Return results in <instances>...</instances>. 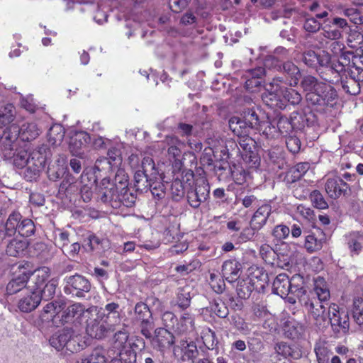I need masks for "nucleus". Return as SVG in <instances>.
<instances>
[{"mask_svg": "<svg viewBox=\"0 0 363 363\" xmlns=\"http://www.w3.org/2000/svg\"><path fill=\"white\" fill-rule=\"evenodd\" d=\"M10 273L12 278L7 284L6 291L8 295H13L26 287L32 274L30 263L28 262L16 263L11 265Z\"/></svg>", "mask_w": 363, "mask_h": 363, "instance_id": "obj_3", "label": "nucleus"}, {"mask_svg": "<svg viewBox=\"0 0 363 363\" xmlns=\"http://www.w3.org/2000/svg\"><path fill=\"white\" fill-rule=\"evenodd\" d=\"M310 199L315 207L320 209H325L328 207V203L325 200L321 193L317 190L312 191L310 194Z\"/></svg>", "mask_w": 363, "mask_h": 363, "instance_id": "obj_51", "label": "nucleus"}, {"mask_svg": "<svg viewBox=\"0 0 363 363\" xmlns=\"http://www.w3.org/2000/svg\"><path fill=\"white\" fill-rule=\"evenodd\" d=\"M28 247L27 242L24 240L13 239L6 247V254L12 257H18L22 254Z\"/></svg>", "mask_w": 363, "mask_h": 363, "instance_id": "obj_41", "label": "nucleus"}, {"mask_svg": "<svg viewBox=\"0 0 363 363\" xmlns=\"http://www.w3.org/2000/svg\"><path fill=\"white\" fill-rule=\"evenodd\" d=\"M266 92L262 94L264 103L271 108L284 109L286 106V99L281 97L279 86L274 82L267 84Z\"/></svg>", "mask_w": 363, "mask_h": 363, "instance_id": "obj_14", "label": "nucleus"}, {"mask_svg": "<svg viewBox=\"0 0 363 363\" xmlns=\"http://www.w3.org/2000/svg\"><path fill=\"white\" fill-rule=\"evenodd\" d=\"M240 149L238 148V152L240 153L243 162L249 167H257L259 164V158L255 152L256 147V141L249 135L240 137L238 139Z\"/></svg>", "mask_w": 363, "mask_h": 363, "instance_id": "obj_12", "label": "nucleus"}, {"mask_svg": "<svg viewBox=\"0 0 363 363\" xmlns=\"http://www.w3.org/2000/svg\"><path fill=\"white\" fill-rule=\"evenodd\" d=\"M283 69L284 72L289 76L290 80L289 84L290 86L295 85V65L291 62L288 61L283 64Z\"/></svg>", "mask_w": 363, "mask_h": 363, "instance_id": "obj_62", "label": "nucleus"}, {"mask_svg": "<svg viewBox=\"0 0 363 363\" xmlns=\"http://www.w3.org/2000/svg\"><path fill=\"white\" fill-rule=\"evenodd\" d=\"M277 128L279 133L286 138L285 143L287 149L295 154L294 125L292 120L286 117H281L277 122Z\"/></svg>", "mask_w": 363, "mask_h": 363, "instance_id": "obj_17", "label": "nucleus"}, {"mask_svg": "<svg viewBox=\"0 0 363 363\" xmlns=\"http://www.w3.org/2000/svg\"><path fill=\"white\" fill-rule=\"evenodd\" d=\"M290 233V229L288 226L285 225H277L272 232L273 236L277 240H281L283 239L286 238Z\"/></svg>", "mask_w": 363, "mask_h": 363, "instance_id": "obj_58", "label": "nucleus"}, {"mask_svg": "<svg viewBox=\"0 0 363 363\" xmlns=\"http://www.w3.org/2000/svg\"><path fill=\"white\" fill-rule=\"evenodd\" d=\"M230 172L231 177L236 184L242 185L246 182L247 172L242 167L233 164L230 167Z\"/></svg>", "mask_w": 363, "mask_h": 363, "instance_id": "obj_46", "label": "nucleus"}, {"mask_svg": "<svg viewBox=\"0 0 363 363\" xmlns=\"http://www.w3.org/2000/svg\"><path fill=\"white\" fill-rule=\"evenodd\" d=\"M352 316L359 325H363V300L356 299L353 303Z\"/></svg>", "mask_w": 363, "mask_h": 363, "instance_id": "obj_47", "label": "nucleus"}, {"mask_svg": "<svg viewBox=\"0 0 363 363\" xmlns=\"http://www.w3.org/2000/svg\"><path fill=\"white\" fill-rule=\"evenodd\" d=\"M133 321L140 329V333L147 339L152 337L154 319L149 306L143 301L136 303L134 307Z\"/></svg>", "mask_w": 363, "mask_h": 363, "instance_id": "obj_6", "label": "nucleus"}, {"mask_svg": "<svg viewBox=\"0 0 363 363\" xmlns=\"http://www.w3.org/2000/svg\"><path fill=\"white\" fill-rule=\"evenodd\" d=\"M152 344L161 354L170 349L175 343V337L170 331L164 328H158L155 330L154 336L152 335Z\"/></svg>", "mask_w": 363, "mask_h": 363, "instance_id": "obj_16", "label": "nucleus"}, {"mask_svg": "<svg viewBox=\"0 0 363 363\" xmlns=\"http://www.w3.org/2000/svg\"><path fill=\"white\" fill-rule=\"evenodd\" d=\"M163 325L166 328H174L175 324L177 323L178 319L174 313L166 311L162 315Z\"/></svg>", "mask_w": 363, "mask_h": 363, "instance_id": "obj_60", "label": "nucleus"}, {"mask_svg": "<svg viewBox=\"0 0 363 363\" xmlns=\"http://www.w3.org/2000/svg\"><path fill=\"white\" fill-rule=\"evenodd\" d=\"M259 255L266 264L274 265L277 254L268 244H263L259 247Z\"/></svg>", "mask_w": 363, "mask_h": 363, "instance_id": "obj_42", "label": "nucleus"}, {"mask_svg": "<svg viewBox=\"0 0 363 363\" xmlns=\"http://www.w3.org/2000/svg\"><path fill=\"white\" fill-rule=\"evenodd\" d=\"M191 300L190 292L186 288L181 287L178 289L176 296L171 303L173 306H177L180 310L184 311L190 306Z\"/></svg>", "mask_w": 363, "mask_h": 363, "instance_id": "obj_32", "label": "nucleus"}, {"mask_svg": "<svg viewBox=\"0 0 363 363\" xmlns=\"http://www.w3.org/2000/svg\"><path fill=\"white\" fill-rule=\"evenodd\" d=\"M140 359L144 363H163L164 354L143 350L140 354Z\"/></svg>", "mask_w": 363, "mask_h": 363, "instance_id": "obj_45", "label": "nucleus"}, {"mask_svg": "<svg viewBox=\"0 0 363 363\" xmlns=\"http://www.w3.org/2000/svg\"><path fill=\"white\" fill-rule=\"evenodd\" d=\"M167 144L169 145L167 152L169 157H172L174 159V164L176 167H179L181 169L182 162L179 160L182 155L181 147L184 145V143L182 142L177 137L171 135L167 136L165 139Z\"/></svg>", "mask_w": 363, "mask_h": 363, "instance_id": "obj_27", "label": "nucleus"}, {"mask_svg": "<svg viewBox=\"0 0 363 363\" xmlns=\"http://www.w3.org/2000/svg\"><path fill=\"white\" fill-rule=\"evenodd\" d=\"M191 0H169V6L172 11L179 13L189 4Z\"/></svg>", "mask_w": 363, "mask_h": 363, "instance_id": "obj_61", "label": "nucleus"}, {"mask_svg": "<svg viewBox=\"0 0 363 363\" xmlns=\"http://www.w3.org/2000/svg\"><path fill=\"white\" fill-rule=\"evenodd\" d=\"M259 230V229H254L253 226L250 228H244L239 236L240 242H245L253 239L255 232Z\"/></svg>", "mask_w": 363, "mask_h": 363, "instance_id": "obj_64", "label": "nucleus"}, {"mask_svg": "<svg viewBox=\"0 0 363 363\" xmlns=\"http://www.w3.org/2000/svg\"><path fill=\"white\" fill-rule=\"evenodd\" d=\"M211 311L220 318L228 315V308L224 303H214L211 306Z\"/></svg>", "mask_w": 363, "mask_h": 363, "instance_id": "obj_59", "label": "nucleus"}, {"mask_svg": "<svg viewBox=\"0 0 363 363\" xmlns=\"http://www.w3.org/2000/svg\"><path fill=\"white\" fill-rule=\"evenodd\" d=\"M347 245L353 255H359L363 247V235L358 232H353L347 236Z\"/></svg>", "mask_w": 363, "mask_h": 363, "instance_id": "obj_34", "label": "nucleus"}, {"mask_svg": "<svg viewBox=\"0 0 363 363\" xmlns=\"http://www.w3.org/2000/svg\"><path fill=\"white\" fill-rule=\"evenodd\" d=\"M272 213V206L264 203L259 206L254 213L250 224L254 229H261L267 223V219Z\"/></svg>", "mask_w": 363, "mask_h": 363, "instance_id": "obj_24", "label": "nucleus"}, {"mask_svg": "<svg viewBox=\"0 0 363 363\" xmlns=\"http://www.w3.org/2000/svg\"><path fill=\"white\" fill-rule=\"evenodd\" d=\"M91 138L85 131H78L73 133L69 140V149L73 155L82 154L83 148L89 143Z\"/></svg>", "mask_w": 363, "mask_h": 363, "instance_id": "obj_18", "label": "nucleus"}, {"mask_svg": "<svg viewBox=\"0 0 363 363\" xmlns=\"http://www.w3.org/2000/svg\"><path fill=\"white\" fill-rule=\"evenodd\" d=\"M86 324V332L89 336L95 339H102L110 331L115 330L114 325H109L108 321L104 318V313H99L98 310L93 312L89 318L85 319Z\"/></svg>", "mask_w": 363, "mask_h": 363, "instance_id": "obj_7", "label": "nucleus"}, {"mask_svg": "<svg viewBox=\"0 0 363 363\" xmlns=\"http://www.w3.org/2000/svg\"><path fill=\"white\" fill-rule=\"evenodd\" d=\"M29 162V154L27 151L22 150L13 155V164L18 169H22Z\"/></svg>", "mask_w": 363, "mask_h": 363, "instance_id": "obj_50", "label": "nucleus"}, {"mask_svg": "<svg viewBox=\"0 0 363 363\" xmlns=\"http://www.w3.org/2000/svg\"><path fill=\"white\" fill-rule=\"evenodd\" d=\"M7 233L9 236H13L18 233L21 236L28 238L35 233L34 222L16 211L12 212L6 220Z\"/></svg>", "mask_w": 363, "mask_h": 363, "instance_id": "obj_5", "label": "nucleus"}, {"mask_svg": "<svg viewBox=\"0 0 363 363\" xmlns=\"http://www.w3.org/2000/svg\"><path fill=\"white\" fill-rule=\"evenodd\" d=\"M304 246L308 252H313L322 248V242L313 235H308L306 237Z\"/></svg>", "mask_w": 363, "mask_h": 363, "instance_id": "obj_52", "label": "nucleus"}, {"mask_svg": "<svg viewBox=\"0 0 363 363\" xmlns=\"http://www.w3.org/2000/svg\"><path fill=\"white\" fill-rule=\"evenodd\" d=\"M20 129L22 140L29 141L35 139L39 135V130L36 124L33 123L23 124Z\"/></svg>", "mask_w": 363, "mask_h": 363, "instance_id": "obj_43", "label": "nucleus"}, {"mask_svg": "<svg viewBox=\"0 0 363 363\" xmlns=\"http://www.w3.org/2000/svg\"><path fill=\"white\" fill-rule=\"evenodd\" d=\"M75 187V185L68 179H63L59 186L58 194L62 197H67L74 190Z\"/></svg>", "mask_w": 363, "mask_h": 363, "instance_id": "obj_57", "label": "nucleus"}, {"mask_svg": "<svg viewBox=\"0 0 363 363\" xmlns=\"http://www.w3.org/2000/svg\"><path fill=\"white\" fill-rule=\"evenodd\" d=\"M340 57L337 64H333L328 67V69L330 72L335 71V72L340 74L345 70V67L350 63L351 59L353 57V52L352 51H342V52L338 56Z\"/></svg>", "mask_w": 363, "mask_h": 363, "instance_id": "obj_36", "label": "nucleus"}, {"mask_svg": "<svg viewBox=\"0 0 363 363\" xmlns=\"http://www.w3.org/2000/svg\"><path fill=\"white\" fill-rule=\"evenodd\" d=\"M291 280L286 274H279L273 281L272 291L289 303H295V297L291 291Z\"/></svg>", "mask_w": 363, "mask_h": 363, "instance_id": "obj_15", "label": "nucleus"}, {"mask_svg": "<svg viewBox=\"0 0 363 363\" xmlns=\"http://www.w3.org/2000/svg\"><path fill=\"white\" fill-rule=\"evenodd\" d=\"M181 172L174 175L170 186L172 198L174 201H179L187 194V189L190 184H194L195 174L191 169H181Z\"/></svg>", "mask_w": 363, "mask_h": 363, "instance_id": "obj_8", "label": "nucleus"}, {"mask_svg": "<svg viewBox=\"0 0 363 363\" xmlns=\"http://www.w3.org/2000/svg\"><path fill=\"white\" fill-rule=\"evenodd\" d=\"M16 108L12 104H7L0 109V128L1 129L13 125L16 118Z\"/></svg>", "mask_w": 363, "mask_h": 363, "instance_id": "obj_31", "label": "nucleus"}, {"mask_svg": "<svg viewBox=\"0 0 363 363\" xmlns=\"http://www.w3.org/2000/svg\"><path fill=\"white\" fill-rule=\"evenodd\" d=\"M203 343L208 350H213L218 345V340L215 332L211 329L203 334L201 336Z\"/></svg>", "mask_w": 363, "mask_h": 363, "instance_id": "obj_48", "label": "nucleus"}, {"mask_svg": "<svg viewBox=\"0 0 363 363\" xmlns=\"http://www.w3.org/2000/svg\"><path fill=\"white\" fill-rule=\"evenodd\" d=\"M120 306L118 303L112 302L106 304L104 307L98 308L99 313H104V318L108 321L109 325H118L121 321V315L119 313Z\"/></svg>", "mask_w": 363, "mask_h": 363, "instance_id": "obj_26", "label": "nucleus"}, {"mask_svg": "<svg viewBox=\"0 0 363 363\" xmlns=\"http://www.w3.org/2000/svg\"><path fill=\"white\" fill-rule=\"evenodd\" d=\"M313 290L320 302L328 301L330 296L328 285L323 277H318L315 279Z\"/></svg>", "mask_w": 363, "mask_h": 363, "instance_id": "obj_35", "label": "nucleus"}, {"mask_svg": "<svg viewBox=\"0 0 363 363\" xmlns=\"http://www.w3.org/2000/svg\"><path fill=\"white\" fill-rule=\"evenodd\" d=\"M64 309V303L59 301H52L46 304L43 308V313L50 314L51 318H55Z\"/></svg>", "mask_w": 363, "mask_h": 363, "instance_id": "obj_49", "label": "nucleus"}, {"mask_svg": "<svg viewBox=\"0 0 363 363\" xmlns=\"http://www.w3.org/2000/svg\"><path fill=\"white\" fill-rule=\"evenodd\" d=\"M65 135V128L60 124L52 125L48 132V141L52 145H57L63 140Z\"/></svg>", "mask_w": 363, "mask_h": 363, "instance_id": "obj_39", "label": "nucleus"}, {"mask_svg": "<svg viewBox=\"0 0 363 363\" xmlns=\"http://www.w3.org/2000/svg\"><path fill=\"white\" fill-rule=\"evenodd\" d=\"M229 128L238 138L249 135L253 127L245 120L233 117L229 121Z\"/></svg>", "mask_w": 363, "mask_h": 363, "instance_id": "obj_28", "label": "nucleus"}, {"mask_svg": "<svg viewBox=\"0 0 363 363\" xmlns=\"http://www.w3.org/2000/svg\"><path fill=\"white\" fill-rule=\"evenodd\" d=\"M301 84L306 101L313 105L328 106L337 97L336 91L330 84L318 81L314 77H305Z\"/></svg>", "mask_w": 363, "mask_h": 363, "instance_id": "obj_1", "label": "nucleus"}, {"mask_svg": "<svg viewBox=\"0 0 363 363\" xmlns=\"http://www.w3.org/2000/svg\"><path fill=\"white\" fill-rule=\"evenodd\" d=\"M264 277H267L262 270L257 269L248 275L246 279L240 281L237 286V294L240 298L247 299L253 291H262L265 286Z\"/></svg>", "mask_w": 363, "mask_h": 363, "instance_id": "obj_4", "label": "nucleus"}, {"mask_svg": "<svg viewBox=\"0 0 363 363\" xmlns=\"http://www.w3.org/2000/svg\"><path fill=\"white\" fill-rule=\"evenodd\" d=\"M342 89L351 95H356L360 91L359 83L354 79H350L345 82H342Z\"/></svg>", "mask_w": 363, "mask_h": 363, "instance_id": "obj_54", "label": "nucleus"}, {"mask_svg": "<svg viewBox=\"0 0 363 363\" xmlns=\"http://www.w3.org/2000/svg\"><path fill=\"white\" fill-rule=\"evenodd\" d=\"M32 275L33 276L34 283L32 291L40 290L50 277V269L48 267H42L32 271Z\"/></svg>", "mask_w": 363, "mask_h": 363, "instance_id": "obj_33", "label": "nucleus"}, {"mask_svg": "<svg viewBox=\"0 0 363 363\" xmlns=\"http://www.w3.org/2000/svg\"><path fill=\"white\" fill-rule=\"evenodd\" d=\"M175 332L179 335H184L189 338L196 334V327L194 316L189 313H184L177 323Z\"/></svg>", "mask_w": 363, "mask_h": 363, "instance_id": "obj_20", "label": "nucleus"}, {"mask_svg": "<svg viewBox=\"0 0 363 363\" xmlns=\"http://www.w3.org/2000/svg\"><path fill=\"white\" fill-rule=\"evenodd\" d=\"M109 184V187H101L99 198L104 203H108L113 208L122 206L130 208L134 206L136 196L130 189L122 188L120 191L113 184Z\"/></svg>", "mask_w": 363, "mask_h": 363, "instance_id": "obj_2", "label": "nucleus"}, {"mask_svg": "<svg viewBox=\"0 0 363 363\" xmlns=\"http://www.w3.org/2000/svg\"><path fill=\"white\" fill-rule=\"evenodd\" d=\"M314 350L318 363H329V359L332 352L326 342L319 341L316 342Z\"/></svg>", "mask_w": 363, "mask_h": 363, "instance_id": "obj_38", "label": "nucleus"}, {"mask_svg": "<svg viewBox=\"0 0 363 363\" xmlns=\"http://www.w3.org/2000/svg\"><path fill=\"white\" fill-rule=\"evenodd\" d=\"M305 306L309 311L310 315L312 316L317 325H323L327 323L325 307L320 301H311L306 303Z\"/></svg>", "mask_w": 363, "mask_h": 363, "instance_id": "obj_25", "label": "nucleus"}, {"mask_svg": "<svg viewBox=\"0 0 363 363\" xmlns=\"http://www.w3.org/2000/svg\"><path fill=\"white\" fill-rule=\"evenodd\" d=\"M72 328H65L54 333L49 339L50 345L57 351L66 348L67 342L71 337Z\"/></svg>", "mask_w": 363, "mask_h": 363, "instance_id": "obj_29", "label": "nucleus"}, {"mask_svg": "<svg viewBox=\"0 0 363 363\" xmlns=\"http://www.w3.org/2000/svg\"><path fill=\"white\" fill-rule=\"evenodd\" d=\"M264 74V69L261 67L247 70L244 75L246 90L251 92L256 91L262 85Z\"/></svg>", "mask_w": 363, "mask_h": 363, "instance_id": "obj_19", "label": "nucleus"}, {"mask_svg": "<svg viewBox=\"0 0 363 363\" xmlns=\"http://www.w3.org/2000/svg\"><path fill=\"white\" fill-rule=\"evenodd\" d=\"M303 61L306 65L315 67L318 62V54L315 53L313 50H308L304 52L303 56Z\"/></svg>", "mask_w": 363, "mask_h": 363, "instance_id": "obj_63", "label": "nucleus"}, {"mask_svg": "<svg viewBox=\"0 0 363 363\" xmlns=\"http://www.w3.org/2000/svg\"><path fill=\"white\" fill-rule=\"evenodd\" d=\"M223 276L218 272H210L208 283L213 291L218 294H222L225 289V283Z\"/></svg>", "mask_w": 363, "mask_h": 363, "instance_id": "obj_40", "label": "nucleus"}, {"mask_svg": "<svg viewBox=\"0 0 363 363\" xmlns=\"http://www.w3.org/2000/svg\"><path fill=\"white\" fill-rule=\"evenodd\" d=\"M97 311V306H92L86 309L85 306L80 303H74L62 311L61 322L62 323H74L75 321L81 322L89 318L93 312Z\"/></svg>", "mask_w": 363, "mask_h": 363, "instance_id": "obj_11", "label": "nucleus"}, {"mask_svg": "<svg viewBox=\"0 0 363 363\" xmlns=\"http://www.w3.org/2000/svg\"><path fill=\"white\" fill-rule=\"evenodd\" d=\"M282 11L281 14L284 18H291L295 12L294 0H281Z\"/></svg>", "mask_w": 363, "mask_h": 363, "instance_id": "obj_55", "label": "nucleus"}, {"mask_svg": "<svg viewBox=\"0 0 363 363\" xmlns=\"http://www.w3.org/2000/svg\"><path fill=\"white\" fill-rule=\"evenodd\" d=\"M41 301V296L38 291H31L18 303V308L21 312L29 313L35 310Z\"/></svg>", "mask_w": 363, "mask_h": 363, "instance_id": "obj_23", "label": "nucleus"}, {"mask_svg": "<svg viewBox=\"0 0 363 363\" xmlns=\"http://www.w3.org/2000/svg\"><path fill=\"white\" fill-rule=\"evenodd\" d=\"M186 200L193 208H198L202 203L206 201L210 196V186L207 180L201 179L190 184L187 189Z\"/></svg>", "mask_w": 363, "mask_h": 363, "instance_id": "obj_10", "label": "nucleus"}, {"mask_svg": "<svg viewBox=\"0 0 363 363\" xmlns=\"http://www.w3.org/2000/svg\"><path fill=\"white\" fill-rule=\"evenodd\" d=\"M328 318L332 330L337 336L345 335L350 330V319L348 313L340 310L339 306L332 303L328 308Z\"/></svg>", "mask_w": 363, "mask_h": 363, "instance_id": "obj_9", "label": "nucleus"}, {"mask_svg": "<svg viewBox=\"0 0 363 363\" xmlns=\"http://www.w3.org/2000/svg\"><path fill=\"white\" fill-rule=\"evenodd\" d=\"M325 189L330 198L337 199L346 191L347 184L342 178L333 177L328 178L325 184Z\"/></svg>", "mask_w": 363, "mask_h": 363, "instance_id": "obj_21", "label": "nucleus"}, {"mask_svg": "<svg viewBox=\"0 0 363 363\" xmlns=\"http://www.w3.org/2000/svg\"><path fill=\"white\" fill-rule=\"evenodd\" d=\"M321 34L324 38L336 41L342 38V32L337 28H333L331 26L326 25L322 29Z\"/></svg>", "mask_w": 363, "mask_h": 363, "instance_id": "obj_53", "label": "nucleus"}, {"mask_svg": "<svg viewBox=\"0 0 363 363\" xmlns=\"http://www.w3.org/2000/svg\"><path fill=\"white\" fill-rule=\"evenodd\" d=\"M66 286L64 291L67 294H72L79 298L84 297L85 293L91 290L90 281L84 276L75 274L65 278Z\"/></svg>", "mask_w": 363, "mask_h": 363, "instance_id": "obj_13", "label": "nucleus"}, {"mask_svg": "<svg viewBox=\"0 0 363 363\" xmlns=\"http://www.w3.org/2000/svg\"><path fill=\"white\" fill-rule=\"evenodd\" d=\"M19 136L21 137V132L19 126L16 124L3 129L0 128V141H3L6 148L13 150V144Z\"/></svg>", "mask_w": 363, "mask_h": 363, "instance_id": "obj_22", "label": "nucleus"}, {"mask_svg": "<svg viewBox=\"0 0 363 363\" xmlns=\"http://www.w3.org/2000/svg\"><path fill=\"white\" fill-rule=\"evenodd\" d=\"M71 337L67 342L66 350L72 353L77 352L85 347V342L82 340L80 334H77L72 328Z\"/></svg>", "mask_w": 363, "mask_h": 363, "instance_id": "obj_37", "label": "nucleus"}, {"mask_svg": "<svg viewBox=\"0 0 363 363\" xmlns=\"http://www.w3.org/2000/svg\"><path fill=\"white\" fill-rule=\"evenodd\" d=\"M277 352L285 358L293 357L294 349L286 342H281L275 347Z\"/></svg>", "mask_w": 363, "mask_h": 363, "instance_id": "obj_56", "label": "nucleus"}, {"mask_svg": "<svg viewBox=\"0 0 363 363\" xmlns=\"http://www.w3.org/2000/svg\"><path fill=\"white\" fill-rule=\"evenodd\" d=\"M57 283L56 280L51 279L48 281L40 290L36 291L39 292L41 296V300H49L53 298L55 294Z\"/></svg>", "mask_w": 363, "mask_h": 363, "instance_id": "obj_44", "label": "nucleus"}, {"mask_svg": "<svg viewBox=\"0 0 363 363\" xmlns=\"http://www.w3.org/2000/svg\"><path fill=\"white\" fill-rule=\"evenodd\" d=\"M240 269L238 262L235 259H228L225 261L222 265V274L225 280L232 282L237 279Z\"/></svg>", "mask_w": 363, "mask_h": 363, "instance_id": "obj_30", "label": "nucleus"}]
</instances>
